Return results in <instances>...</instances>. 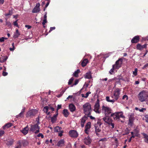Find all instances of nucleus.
<instances>
[{"instance_id":"obj_7","label":"nucleus","mask_w":148,"mask_h":148,"mask_svg":"<svg viewBox=\"0 0 148 148\" xmlns=\"http://www.w3.org/2000/svg\"><path fill=\"white\" fill-rule=\"evenodd\" d=\"M129 121L128 123V125L130 127H132L134 124V121L135 120L134 118V114L133 113H131L128 116Z\"/></svg>"},{"instance_id":"obj_12","label":"nucleus","mask_w":148,"mask_h":148,"mask_svg":"<svg viewBox=\"0 0 148 148\" xmlns=\"http://www.w3.org/2000/svg\"><path fill=\"white\" fill-rule=\"evenodd\" d=\"M120 90L118 88H116L115 91L114 93V99L115 100H117L119 96Z\"/></svg>"},{"instance_id":"obj_47","label":"nucleus","mask_w":148,"mask_h":148,"mask_svg":"<svg viewBox=\"0 0 148 148\" xmlns=\"http://www.w3.org/2000/svg\"><path fill=\"white\" fill-rule=\"evenodd\" d=\"M59 133H58V135L59 136H61L62 135V133H63V131H60Z\"/></svg>"},{"instance_id":"obj_2","label":"nucleus","mask_w":148,"mask_h":148,"mask_svg":"<svg viewBox=\"0 0 148 148\" xmlns=\"http://www.w3.org/2000/svg\"><path fill=\"white\" fill-rule=\"evenodd\" d=\"M103 119L106 124H108L110 127L112 128L114 127V124L112 123L113 121L109 116H105Z\"/></svg>"},{"instance_id":"obj_61","label":"nucleus","mask_w":148,"mask_h":148,"mask_svg":"<svg viewBox=\"0 0 148 148\" xmlns=\"http://www.w3.org/2000/svg\"><path fill=\"white\" fill-rule=\"evenodd\" d=\"M8 73L7 72L3 71V75L4 76H6L8 75Z\"/></svg>"},{"instance_id":"obj_35","label":"nucleus","mask_w":148,"mask_h":148,"mask_svg":"<svg viewBox=\"0 0 148 148\" xmlns=\"http://www.w3.org/2000/svg\"><path fill=\"white\" fill-rule=\"evenodd\" d=\"M142 46L140 44L138 43L136 45V49L138 50H142Z\"/></svg>"},{"instance_id":"obj_28","label":"nucleus","mask_w":148,"mask_h":148,"mask_svg":"<svg viewBox=\"0 0 148 148\" xmlns=\"http://www.w3.org/2000/svg\"><path fill=\"white\" fill-rule=\"evenodd\" d=\"M80 70L79 69H77L76 71L73 73V76L75 77H78V74L80 72Z\"/></svg>"},{"instance_id":"obj_21","label":"nucleus","mask_w":148,"mask_h":148,"mask_svg":"<svg viewBox=\"0 0 148 148\" xmlns=\"http://www.w3.org/2000/svg\"><path fill=\"white\" fill-rule=\"evenodd\" d=\"M64 141L63 139H61L57 143V145L58 147H61L64 145Z\"/></svg>"},{"instance_id":"obj_59","label":"nucleus","mask_w":148,"mask_h":148,"mask_svg":"<svg viewBox=\"0 0 148 148\" xmlns=\"http://www.w3.org/2000/svg\"><path fill=\"white\" fill-rule=\"evenodd\" d=\"M5 40V38L3 37H2L0 38V42H3Z\"/></svg>"},{"instance_id":"obj_31","label":"nucleus","mask_w":148,"mask_h":148,"mask_svg":"<svg viewBox=\"0 0 148 148\" xmlns=\"http://www.w3.org/2000/svg\"><path fill=\"white\" fill-rule=\"evenodd\" d=\"M21 143V145L23 144V146H26L28 144V142L25 140H23L22 141L20 140Z\"/></svg>"},{"instance_id":"obj_25","label":"nucleus","mask_w":148,"mask_h":148,"mask_svg":"<svg viewBox=\"0 0 148 148\" xmlns=\"http://www.w3.org/2000/svg\"><path fill=\"white\" fill-rule=\"evenodd\" d=\"M106 100L110 102L111 103H114L115 101V100L114 99H110V97L109 96H107L106 97Z\"/></svg>"},{"instance_id":"obj_51","label":"nucleus","mask_w":148,"mask_h":148,"mask_svg":"<svg viewBox=\"0 0 148 148\" xmlns=\"http://www.w3.org/2000/svg\"><path fill=\"white\" fill-rule=\"evenodd\" d=\"M61 105H58L57 110V111H56V113H57V112H58V110L61 108Z\"/></svg>"},{"instance_id":"obj_1","label":"nucleus","mask_w":148,"mask_h":148,"mask_svg":"<svg viewBox=\"0 0 148 148\" xmlns=\"http://www.w3.org/2000/svg\"><path fill=\"white\" fill-rule=\"evenodd\" d=\"M83 108L84 114L88 117L91 111L90 104L88 103H86L83 105Z\"/></svg>"},{"instance_id":"obj_23","label":"nucleus","mask_w":148,"mask_h":148,"mask_svg":"<svg viewBox=\"0 0 148 148\" xmlns=\"http://www.w3.org/2000/svg\"><path fill=\"white\" fill-rule=\"evenodd\" d=\"M143 135L144 136V141L148 144V135L145 133H143Z\"/></svg>"},{"instance_id":"obj_45","label":"nucleus","mask_w":148,"mask_h":148,"mask_svg":"<svg viewBox=\"0 0 148 148\" xmlns=\"http://www.w3.org/2000/svg\"><path fill=\"white\" fill-rule=\"evenodd\" d=\"M122 99L126 100L128 99V97L126 95H124L123 96Z\"/></svg>"},{"instance_id":"obj_33","label":"nucleus","mask_w":148,"mask_h":148,"mask_svg":"<svg viewBox=\"0 0 148 148\" xmlns=\"http://www.w3.org/2000/svg\"><path fill=\"white\" fill-rule=\"evenodd\" d=\"M14 141V140L12 139L10 141H8L6 144L10 146L13 144Z\"/></svg>"},{"instance_id":"obj_18","label":"nucleus","mask_w":148,"mask_h":148,"mask_svg":"<svg viewBox=\"0 0 148 148\" xmlns=\"http://www.w3.org/2000/svg\"><path fill=\"white\" fill-rule=\"evenodd\" d=\"M91 142V140L88 136L85 137L84 139V142L87 145H88L90 144Z\"/></svg>"},{"instance_id":"obj_63","label":"nucleus","mask_w":148,"mask_h":148,"mask_svg":"<svg viewBox=\"0 0 148 148\" xmlns=\"http://www.w3.org/2000/svg\"><path fill=\"white\" fill-rule=\"evenodd\" d=\"M40 4L39 3H37L35 7H37L38 8H40Z\"/></svg>"},{"instance_id":"obj_44","label":"nucleus","mask_w":148,"mask_h":148,"mask_svg":"<svg viewBox=\"0 0 148 148\" xmlns=\"http://www.w3.org/2000/svg\"><path fill=\"white\" fill-rule=\"evenodd\" d=\"M18 21V20L17 19L16 21H14L13 22V24L14 26H16L17 27H18V23H17V22Z\"/></svg>"},{"instance_id":"obj_54","label":"nucleus","mask_w":148,"mask_h":148,"mask_svg":"<svg viewBox=\"0 0 148 148\" xmlns=\"http://www.w3.org/2000/svg\"><path fill=\"white\" fill-rule=\"evenodd\" d=\"M126 130H127V131L126 132L125 134H128L129 133V130H128V129L126 128ZM123 135H125L124 134H123Z\"/></svg>"},{"instance_id":"obj_24","label":"nucleus","mask_w":148,"mask_h":148,"mask_svg":"<svg viewBox=\"0 0 148 148\" xmlns=\"http://www.w3.org/2000/svg\"><path fill=\"white\" fill-rule=\"evenodd\" d=\"M85 78L90 79L92 78L90 72L87 73L84 75Z\"/></svg>"},{"instance_id":"obj_15","label":"nucleus","mask_w":148,"mask_h":148,"mask_svg":"<svg viewBox=\"0 0 148 148\" xmlns=\"http://www.w3.org/2000/svg\"><path fill=\"white\" fill-rule=\"evenodd\" d=\"M88 116H84L81 119L80 124L81 127H84V124L85 123L87 119Z\"/></svg>"},{"instance_id":"obj_36","label":"nucleus","mask_w":148,"mask_h":148,"mask_svg":"<svg viewBox=\"0 0 148 148\" xmlns=\"http://www.w3.org/2000/svg\"><path fill=\"white\" fill-rule=\"evenodd\" d=\"M49 110V107L48 106H45L44 107L43 109V110L45 112L47 113L48 112V110Z\"/></svg>"},{"instance_id":"obj_9","label":"nucleus","mask_w":148,"mask_h":148,"mask_svg":"<svg viewBox=\"0 0 148 148\" xmlns=\"http://www.w3.org/2000/svg\"><path fill=\"white\" fill-rule=\"evenodd\" d=\"M110 116L112 117L114 120L119 119L120 117V112H116L110 114Z\"/></svg>"},{"instance_id":"obj_56","label":"nucleus","mask_w":148,"mask_h":148,"mask_svg":"<svg viewBox=\"0 0 148 148\" xmlns=\"http://www.w3.org/2000/svg\"><path fill=\"white\" fill-rule=\"evenodd\" d=\"M107 140V139L106 138H102L99 140V141H105Z\"/></svg>"},{"instance_id":"obj_46","label":"nucleus","mask_w":148,"mask_h":148,"mask_svg":"<svg viewBox=\"0 0 148 148\" xmlns=\"http://www.w3.org/2000/svg\"><path fill=\"white\" fill-rule=\"evenodd\" d=\"M145 120L146 122L148 123V114L145 115Z\"/></svg>"},{"instance_id":"obj_34","label":"nucleus","mask_w":148,"mask_h":148,"mask_svg":"<svg viewBox=\"0 0 148 148\" xmlns=\"http://www.w3.org/2000/svg\"><path fill=\"white\" fill-rule=\"evenodd\" d=\"M12 14V10H9V12L8 13L5 14V16H8L9 15H11Z\"/></svg>"},{"instance_id":"obj_19","label":"nucleus","mask_w":148,"mask_h":148,"mask_svg":"<svg viewBox=\"0 0 148 148\" xmlns=\"http://www.w3.org/2000/svg\"><path fill=\"white\" fill-rule=\"evenodd\" d=\"M29 130L28 126L27 125L25 127L23 128L22 130H21V131L24 135H26L28 133Z\"/></svg>"},{"instance_id":"obj_62","label":"nucleus","mask_w":148,"mask_h":148,"mask_svg":"<svg viewBox=\"0 0 148 148\" xmlns=\"http://www.w3.org/2000/svg\"><path fill=\"white\" fill-rule=\"evenodd\" d=\"M25 27H27L28 29H29L31 28V26L29 25H25Z\"/></svg>"},{"instance_id":"obj_48","label":"nucleus","mask_w":148,"mask_h":148,"mask_svg":"<svg viewBox=\"0 0 148 148\" xmlns=\"http://www.w3.org/2000/svg\"><path fill=\"white\" fill-rule=\"evenodd\" d=\"M79 82V80L77 79H76L75 81V83L73 84V85H72L71 86V87H73V85H76Z\"/></svg>"},{"instance_id":"obj_37","label":"nucleus","mask_w":148,"mask_h":148,"mask_svg":"<svg viewBox=\"0 0 148 148\" xmlns=\"http://www.w3.org/2000/svg\"><path fill=\"white\" fill-rule=\"evenodd\" d=\"M61 128L59 126H57L55 127L54 128V132H58L60 131V129Z\"/></svg>"},{"instance_id":"obj_40","label":"nucleus","mask_w":148,"mask_h":148,"mask_svg":"<svg viewBox=\"0 0 148 148\" xmlns=\"http://www.w3.org/2000/svg\"><path fill=\"white\" fill-rule=\"evenodd\" d=\"M74 79L73 77H71L70 79L69 80L68 84V85H71L73 81V80Z\"/></svg>"},{"instance_id":"obj_50","label":"nucleus","mask_w":148,"mask_h":148,"mask_svg":"<svg viewBox=\"0 0 148 148\" xmlns=\"http://www.w3.org/2000/svg\"><path fill=\"white\" fill-rule=\"evenodd\" d=\"M146 110V109L145 108H141V109H139V110H138L140 112H144V111H145Z\"/></svg>"},{"instance_id":"obj_29","label":"nucleus","mask_w":148,"mask_h":148,"mask_svg":"<svg viewBox=\"0 0 148 148\" xmlns=\"http://www.w3.org/2000/svg\"><path fill=\"white\" fill-rule=\"evenodd\" d=\"M40 11V8H38L37 7H35V8L32 10V13H37Z\"/></svg>"},{"instance_id":"obj_22","label":"nucleus","mask_w":148,"mask_h":148,"mask_svg":"<svg viewBox=\"0 0 148 148\" xmlns=\"http://www.w3.org/2000/svg\"><path fill=\"white\" fill-rule=\"evenodd\" d=\"M63 114L64 116L66 117L68 116L69 114L68 110L66 109H64L63 110Z\"/></svg>"},{"instance_id":"obj_27","label":"nucleus","mask_w":148,"mask_h":148,"mask_svg":"<svg viewBox=\"0 0 148 148\" xmlns=\"http://www.w3.org/2000/svg\"><path fill=\"white\" fill-rule=\"evenodd\" d=\"M20 34L18 30L17 29L16 30V32L14 33L13 37L14 38H18L19 36L20 35Z\"/></svg>"},{"instance_id":"obj_52","label":"nucleus","mask_w":148,"mask_h":148,"mask_svg":"<svg viewBox=\"0 0 148 148\" xmlns=\"http://www.w3.org/2000/svg\"><path fill=\"white\" fill-rule=\"evenodd\" d=\"M4 133V131L1 130H0V136H2Z\"/></svg>"},{"instance_id":"obj_4","label":"nucleus","mask_w":148,"mask_h":148,"mask_svg":"<svg viewBox=\"0 0 148 148\" xmlns=\"http://www.w3.org/2000/svg\"><path fill=\"white\" fill-rule=\"evenodd\" d=\"M102 110L104 113L105 116H109L112 113V110L108 107L103 106L102 107Z\"/></svg>"},{"instance_id":"obj_5","label":"nucleus","mask_w":148,"mask_h":148,"mask_svg":"<svg viewBox=\"0 0 148 148\" xmlns=\"http://www.w3.org/2000/svg\"><path fill=\"white\" fill-rule=\"evenodd\" d=\"M40 127L38 126V124L30 125V131L33 132H34L35 133L37 134L39 132Z\"/></svg>"},{"instance_id":"obj_20","label":"nucleus","mask_w":148,"mask_h":148,"mask_svg":"<svg viewBox=\"0 0 148 148\" xmlns=\"http://www.w3.org/2000/svg\"><path fill=\"white\" fill-rule=\"evenodd\" d=\"M58 114V113L57 112L56 114L51 117V122L53 123H54L57 120V117Z\"/></svg>"},{"instance_id":"obj_30","label":"nucleus","mask_w":148,"mask_h":148,"mask_svg":"<svg viewBox=\"0 0 148 148\" xmlns=\"http://www.w3.org/2000/svg\"><path fill=\"white\" fill-rule=\"evenodd\" d=\"M12 124L11 123H9L6 124L3 127V128L4 129H5L6 128H8L12 126Z\"/></svg>"},{"instance_id":"obj_58","label":"nucleus","mask_w":148,"mask_h":148,"mask_svg":"<svg viewBox=\"0 0 148 148\" xmlns=\"http://www.w3.org/2000/svg\"><path fill=\"white\" fill-rule=\"evenodd\" d=\"M55 28H56L55 27H51L50 28V30L49 31V32H50L53 30L55 29Z\"/></svg>"},{"instance_id":"obj_14","label":"nucleus","mask_w":148,"mask_h":148,"mask_svg":"<svg viewBox=\"0 0 148 148\" xmlns=\"http://www.w3.org/2000/svg\"><path fill=\"white\" fill-rule=\"evenodd\" d=\"M91 123L90 122H89L86 124L85 127V130H84L85 132L87 134H88V130L90 129L91 127Z\"/></svg>"},{"instance_id":"obj_57","label":"nucleus","mask_w":148,"mask_h":148,"mask_svg":"<svg viewBox=\"0 0 148 148\" xmlns=\"http://www.w3.org/2000/svg\"><path fill=\"white\" fill-rule=\"evenodd\" d=\"M138 130H137L136 129H135L134 130V134H135L136 136H137V135L136 134H137L138 133Z\"/></svg>"},{"instance_id":"obj_3","label":"nucleus","mask_w":148,"mask_h":148,"mask_svg":"<svg viewBox=\"0 0 148 148\" xmlns=\"http://www.w3.org/2000/svg\"><path fill=\"white\" fill-rule=\"evenodd\" d=\"M147 91L143 90L140 92L138 95L139 100L141 102L145 101L147 99Z\"/></svg>"},{"instance_id":"obj_53","label":"nucleus","mask_w":148,"mask_h":148,"mask_svg":"<svg viewBox=\"0 0 148 148\" xmlns=\"http://www.w3.org/2000/svg\"><path fill=\"white\" fill-rule=\"evenodd\" d=\"M147 68H148V63L146 64L144 66L143 69H147Z\"/></svg>"},{"instance_id":"obj_32","label":"nucleus","mask_w":148,"mask_h":148,"mask_svg":"<svg viewBox=\"0 0 148 148\" xmlns=\"http://www.w3.org/2000/svg\"><path fill=\"white\" fill-rule=\"evenodd\" d=\"M17 144L18 145L15 146V148H21V145L20 140H19L17 142Z\"/></svg>"},{"instance_id":"obj_6","label":"nucleus","mask_w":148,"mask_h":148,"mask_svg":"<svg viewBox=\"0 0 148 148\" xmlns=\"http://www.w3.org/2000/svg\"><path fill=\"white\" fill-rule=\"evenodd\" d=\"M120 60V58L116 62L115 64L113 65L112 68L110 71L109 73L110 74H112L113 73L114 69H118L120 66L119 64V62Z\"/></svg>"},{"instance_id":"obj_26","label":"nucleus","mask_w":148,"mask_h":148,"mask_svg":"<svg viewBox=\"0 0 148 148\" xmlns=\"http://www.w3.org/2000/svg\"><path fill=\"white\" fill-rule=\"evenodd\" d=\"M88 62V60L87 59H85L82 62L81 64L83 67L85 66Z\"/></svg>"},{"instance_id":"obj_16","label":"nucleus","mask_w":148,"mask_h":148,"mask_svg":"<svg viewBox=\"0 0 148 148\" xmlns=\"http://www.w3.org/2000/svg\"><path fill=\"white\" fill-rule=\"evenodd\" d=\"M36 114L34 110H30L27 112L26 114V117H31L35 115Z\"/></svg>"},{"instance_id":"obj_55","label":"nucleus","mask_w":148,"mask_h":148,"mask_svg":"<svg viewBox=\"0 0 148 148\" xmlns=\"http://www.w3.org/2000/svg\"><path fill=\"white\" fill-rule=\"evenodd\" d=\"M47 22V19H44L43 20V22L42 23V25H44Z\"/></svg>"},{"instance_id":"obj_8","label":"nucleus","mask_w":148,"mask_h":148,"mask_svg":"<svg viewBox=\"0 0 148 148\" xmlns=\"http://www.w3.org/2000/svg\"><path fill=\"white\" fill-rule=\"evenodd\" d=\"M101 124L100 122H97V123L95 124V131L96 134L98 135V133L100 132L101 131V129L100 126Z\"/></svg>"},{"instance_id":"obj_39","label":"nucleus","mask_w":148,"mask_h":148,"mask_svg":"<svg viewBox=\"0 0 148 148\" xmlns=\"http://www.w3.org/2000/svg\"><path fill=\"white\" fill-rule=\"evenodd\" d=\"M90 93H91V92H90L89 91V92H87L85 96H84V94H82V97H84V98H86L88 97Z\"/></svg>"},{"instance_id":"obj_10","label":"nucleus","mask_w":148,"mask_h":148,"mask_svg":"<svg viewBox=\"0 0 148 148\" xmlns=\"http://www.w3.org/2000/svg\"><path fill=\"white\" fill-rule=\"evenodd\" d=\"M99 101L97 99L96 102L95 106V108L94 109V111L97 113H100V111L99 110Z\"/></svg>"},{"instance_id":"obj_11","label":"nucleus","mask_w":148,"mask_h":148,"mask_svg":"<svg viewBox=\"0 0 148 148\" xmlns=\"http://www.w3.org/2000/svg\"><path fill=\"white\" fill-rule=\"evenodd\" d=\"M69 135L73 137L76 138L78 136V134L77 132L75 130H71L69 132Z\"/></svg>"},{"instance_id":"obj_42","label":"nucleus","mask_w":148,"mask_h":148,"mask_svg":"<svg viewBox=\"0 0 148 148\" xmlns=\"http://www.w3.org/2000/svg\"><path fill=\"white\" fill-rule=\"evenodd\" d=\"M7 59V58H3L1 59L0 58V62L1 63H3Z\"/></svg>"},{"instance_id":"obj_64","label":"nucleus","mask_w":148,"mask_h":148,"mask_svg":"<svg viewBox=\"0 0 148 148\" xmlns=\"http://www.w3.org/2000/svg\"><path fill=\"white\" fill-rule=\"evenodd\" d=\"M147 45L146 44H145L143 45H142V49H143V48H146L147 47Z\"/></svg>"},{"instance_id":"obj_38","label":"nucleus","mask_w":148,"mask_h":148,"mask_svg":"<svg viewBox=\"0 0 148 148\" xmlns=\"http://www.w3.org/2000/svg\"><path fill=\"white\" fill-rule=\"evenodd\" d=\"M24 117L23 113L21 112L19 114L16 116L17 118H22Z\"/></svg>"},{"instance_id":"obj_41","label":"nucleus","mask_w":148,"mask_h":148,"mask_svg":"<svg viewBox=\"0 0 148 148\" xmlns=\"http://www.w3.org/2000/svg\"><path fill=\"white\" fill-rule=\"evenodd\" d=\"M133 74L135 76H136L137 75V69L136 68L134 69V71L133 73Z\"/></svg>"},{"instance_id":"obj_49","label":"nucleus","mask_w":148,"mask_h":148,"mask_svg":"<svg viewBox=\"0 0 148 148\" xmlns=\"http://www.w3.org/2000/svg\"><path fill=\"white\" fill-rule=\"evenodd\" d=\"M37 136L38 137H41V138H44L43 135L41 133H39L37 135Z\"/></svg>"},{"instance_id":"obj_17","label":"nucleus","mask_w":148,"mask_h":148,"mask_svg":"<svg viewBox=\"0 0 148 148\" xmlns=\"http://www.w3.org/2000/svg\"><path fill=\"white\" fill-rule=\"evenodd\" d=\"M69 108L70 111L71 112H73L76 110V108L75 106L73 103H71L69 105Z\"/></svg>"},{"instance_id":"obj_60","label":"nucleus","mask_w":148,"mask_h":148,"mask_svg":"<svg viewBox=\"0 0 148 148\" xmlns=\"http://www.w3.org/2000/svg\"><path fill=\"white\" fill-rule=\"evenodd\" d=\"M49 109L53 111L54 110V109L53 107H51L50 106H49Z\"/></svg>"},{"instance_id":"obj_13","label":"nucleus","mask_w":148,"mask_h":148,"mask_svg":"<svg viewBox=\"0 0 148 148\" xmlns=\"http://www.w3.org/2000/svg\"><path fill=\"white\" fill-rule=\"evenodd\" d=\"M140 40V37L139 36H136L133 38L131 40V42L132 43H136L138 42Z\"/></svg>"},{"instance_id":"obj_43","label":"nucleus","mask_w":148,"mask_h":148,"mask_svg":"<svg viewBox=\"0 0 148 148\" xmlns=\"http://www.w3.org/2000/svg\"><path fill=\"white\" fill-rule=\"evenodd\" d=\"M6 25L9 27L11 26V23L9 21H6Z\"/></svg>"}]
</instances>
